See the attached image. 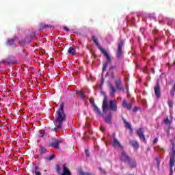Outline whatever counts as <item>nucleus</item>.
I'll return each mask as SVG.
<instances>
[{
	"label": "nucleus",
	"instance_id": "nucleus-1",
	"mask_svg": "<svg viewBox=\"0 0 175 175\" xmlns=\"http://www.w3.org/2000/svg\"><path fill=\"white\" fill-rule=\"evenodd\" d=\"M92 39L94 43L96 44V46H97V47L98 48V50H100L102 54H103V55L107 58V61L103 63V72H106V69L107 68V66H109V65H111V57H110V55L109 54V53H107V51H106V50H105V49H103L100 46V44H99L98 38L95 36H92Z\"/></svg>",
	"mask_w": 175,
	"mask_h": 175
},
{
	"label": "nucleus",
	"instance_id": "nucleus-2",
	"mask_svg": "<svg viewBox=\"0 0 175 175\" xmlns=\"http://www.w3.org/2000/svg\"><path fill=\"white\" fill-rule=\"evenodd\" d=\"M64 107H65V103H62L59 109L56 111L57 117L55 119V122L58 123L55 129L56 130L61 129L62 127V122L66 121V114L65 113V111H64Z\"/></svg>",
	"mask_w": 175,
	"mask_h": 175
},
{
	"label": "nucleus",
	"instance_id": "nucleus-3",
	"mask_svg": "<svg viewBox=\"0 0 175 175\" xmlns=\"http://www.w3.org/2000/svg\"><path fill=\"white\" fill-rule=\"evenodd\" d=\"M109 109L112 111H117V102L116 100H109V107L107 106V96L105 94L103 103V111L106 113Z\"/></svg>",
	"mask_w": 175,
	"mask_h": 175
},
{
	"label": "nucleus",
	"instance_id": "nucleus-4",
	"mask_svg": "<svg viewBox=\"0 0 175 175\" xmlns=\"http://www.w3.org/2000/svg\"><path fill=\"white\" fill-rule=\"evenodd\" d=\"M124 43L125 40L122 39L120 40V42L118 43V49L116 53V58H118V59H120V58H121V57L122 56V54H124L122 47L124 46Z\"/></svg>",
	"mask_w": 175,
	"mask_h": 175
},
{
	"label": "nucleus",
	"instance_id": "nucleus-5",
	"mask_svg": "<svg viewBox=\"0 0 175 175\" xmlns=\"http://www.w3.org/2000/svg\"><path fill=\"white\" fill-rule=\"evenodd\" d=\"M175 163V150L174 148H172V154L170 159V172H173V167Z\"/></svg>",
	"mask_w": 175,
	"mask_h": 175
},
{
	"label": "nucleus",
	"instance_id": "nucleus-6",
	"mask_svg": "<svg viewBox=\"0 0 175 175\" xmlns=\"http://www.w3.org/2000/svg\"><path fill=\"white\" fill-rule=\"evenodd\" d=\"M136 133L142 142H144V143H147V140H146V135H144V129L143 128L138 129L136 131Z\"/></svg>",
	"mask_w": 175,
	"mask_h": 175
},
{
	"label": "nucleus",
	"instance_id": "nucleus-7",
	"mask_svg": "<svg viewBox=\"0 0 175 175\" xmlns=\"http://www.w3.org/2000/svg\"><path fill=\"white\" fill-rule=\"evenodd\" d=\"M121 162H124V163H126L127 162H131V160L132 158L125 152V151H122L120 158Z\"/></svg>",
	"mask_w": 175,
	"mask_h": 175
},
{
	"label": "nucleus",
	"instance_id": "nucleus-8",
	"mask_svg": "<svg viewBox=\"0 0 175 175\" xmlns=\"http://www.w3.org/2000/svg\"><path fill=\"white\" fill-rule=\"evenodd\" d=\"M115 85H116L117 90H119V91H122V92H124V91H125V89L124 88H122V82L121 81V79L119 78L116 80Z\"/></svg>",
	"mask_w": 175,
	"mask_h": 175
},
{
	"label": "nucleus",
	"instance_id": "nucleus-9",
	"mask_svg": "<svg viewBox=\"0 0 175 175\" xmlns=\"http://www.w3.org/2000/svg\"><path fill=\"white\" fill-rule=\"evenodd\" d=\"M62 143V140L59 139H54V141L51 143V147H53L56 150H59V144Z\"/></svg>",
	"mask_w": 175,
	"mask_h": 175
},
{
	"label": "nucleus",
	"instance_id": "nucleus-10",
	"mask_svg": "<svg viewBox=\"0 0 175 175\" xmlns=\"http://www.w3.org/2000/svg\"><path fill=\"white\" fill-rule=\"evenodd\" d=\"M62 173L61 175H72V172L69 170V168L66 167V164H63L62 165Z\"/></svg>",
	"mask_w": 175,
	"mask_h": 175
},
{
	"label": "nucleus",
	"instance_id": "nucleus-11",
	"mask_svg": "<svg viewBox=\"0 0 175 175\" xmlns=\"http://www.w3.org/2000/svg\"><path fill=\"white\" fill-rule=\"evenodd\" d=\"M14 63L13 57L9 56L7 59H4L0 62V64H7V65H12Z\"/></svg>",
	"mask_w": 175,
	"mask_h": 175
},
{
	"label": "nucleus",
	"instance_id": "nucleus-12",
	"mask_svg": "<svg viewBox=\"0 0 175 175\" xmlns=\"http://www.w3.org/2000/svg\"><path fill=\"white\" fill-rule=\"evenodd\" d=\"M154 90L156 97L159 99V98H161V86H159V85H157L154 87Z\"/></svg>",
	"mask_w": 175,
	"mask_h": 175
},
{
	"label": "nucleus",
	"instance_id": "nucleus-13",
	"mask_svg": "<svg viewBox=\"0 0 175 175\" xmlns=\"http://www.w3.org/2000/svg\"><path fill=\"white\" fill-rule=\"evenodd\" d=\"M122 107L126 109L127 110H132V103H127L125 99L123 100L122 103Z\"/></svg>",
	"mask_w": 175,
	"mask_h": 175
},
{
	"label": "nucleus",
	"instance_id": "nucleus-14",
	"mask_svg": "<svg viewBox=\"0 0 175 175\" xmlns=\"http://www.w3.org/2000/svg\"><path fill=\"white\" fill-rule=\"evenodd\" d=\"M112 146L113 147H116V146H118L119 148H121V150L124 149V146L121 145V144L120 143V141L115 137H113V142L112 143Z\"/></svg>",
	"mask_w": 175,
	"mask_h": 175
},
{
	"label": "nucleus",
	"instance_id": "nucleus-15",
	"mask_svg": "<svg viewBox=\"0 0 175 175\" xmlns=\"http://www.w3.org/2000/svg\"><path fill=\"white\" fill-rule=\"evenodd\" d=\"M129 144L131 147H133V148H135L136 150L139 149V146L137 141L130 140Z\"/></svg>",
	"mask_w": 175,
	"mask_h": 175
},
{
	"label": "nucleus",
	"instance_id": "nucleus-16",
	"mask_svg": "<svg viewBox=\"0 0 175 175\" xmlns=\"http://www.w3.org/2000/svg\"><path fill=\"white\" fill-rule=\"evenodd\" d=\"M126 163H129L130 165V167L131 169H136L137 166V163L135 160H132V159L130 160V162H127Z\"/></svg>",
	"mask_w": 175,
	"mask_h": 175
},
{
	"label": "nucleus",
	"instance_id": "nucleus-17",
	"mask_svg": "<svg viewBox=\"0 0 175 175\" xmlns=\"http://www.w3.org/2000/svg\"><path fill=\"white\" fill-rule=\"evenodd\" d=\"M54 27H55L54 26H50L44 23H41L40 25V29H44L46 28H54Z\"/></svg>",
	"mask_w": 175,
	"mask_h": 175
},
{
	"label": "nucleus",
	"instance_id": "nucleus-18",
	"mask_svg": "<svg viewBox=\"0 0 175 175\" xmlns=\"http://www.w3.org/2000/svg\"><path fill=\"white\" fill-rule=\"evenodd\" d=\"M111 114H109L106 118H105V122H107V124H109V125H111Z\"/></svg>",
	"mask_w": 175,
	"mask_h": 175
},
{
	"label": "nucleus",
	"instance_id": "nucleus-19",
	"mask_svg": "<svg viewBox=\"0 0 175 175\" xmlns=\"http://www.w3.org/2000/svg\"><path fill=\"white\" fill-rule=\"evenodd\" d=\"M109 88L111 90L110 95L111 96H114V95L116 94V88H114V86H113L111 85H110Z\"/></svg>",
	"mask_w": 175,
	"mask_h": 175
},
{
	"label": "nucleus",
	"instance_id": "nucleus-20",
	"mask_svg": "<svg viewBox=\"0 0 175 175\" xmlns=\"http://www.w3.org/2000/svg\"><path fill=\"white\" fill-rule=\"evenodd\" d=\"M68 54H72V55H76V50L73 47H70L68 49Z\"/></svg>",
	"mask_w": 175,
	"mask_h": 175
},
{
	"label": "nucleus",
	"instance_id": "nucleus-21",
	"mask_svg": "<svg viewBox=\"0 0 175 175\" xmlns=\"http://www.w3.org/2000/svg\"><path fill=\"white\" fill-rule=\"evenodd\" d=\"M123 122L125 124L126 128H128V129H132V126H131V123L126 122L125 119H122Z\"/></svg>",
	"mask_w": 175,
	"mask_h": 175
},
{
	"label": "nucleus",
	"instance_id": "nucleus-22",
	"mask_svg": "<svg viewBox=\"0 0 175 175\" xmlns=\"http://www.w3.org/2000/svg\"><path fill=\"white\" fill-rule=\"evenodd\" d=\"M46 152H47V150L41 146L40 149V154L43 155V154H46Z\"/></svg>",
	"mask_w": 175,
	"mask_h": 175
},
{
	"label": "nucleus",
	"instance_id": "nucleus-23",
	"mask_svg": "<svg viewBox=\"0 0 175 175\" xmlns=\"http://www.w3.org/2000/svg\"><path fill=\"white\" fill-rule=\"evenodd\" d=\"M93 107H94V111L96 114H101L100 109L96 106V105L94 104Z\"/></svg>",
	"mask_w": 175,
	"mask_h": 175
},
{
	"label": "nucleus",
	"instance_id": "nucleus-24",
	"mask_svg": "<svg viewBox=\"0 0 175 175\" xmlns=\"http://www.w3.org/2000/svg\"><path fill=\"white\" fill-rule=\"evenodd\" d=\"M163 122H164V124H165V125H169V126H170V125H172V120H170L169 118L164 119Z\"/></svg>",
	"mask_w": 175,
	"mask_h": 175
},
{
	"label": "nucleus",
	"instance_id": "nucleus-25",
	"mask_svg": "<svg viewBox=\"0 0 175 175\" xmlns=\"http://www.w3.org/2000/svg\"><path fill=\"white\" fill-rule=\"evenodd\" d=\"M8 46H13L14 44V39H9L7 41Z\"/></svg>",
	"mask_w": 175,
	"mask_h": 175
},
{
	"label": "nucleus",
	"instance_id": "nucleus-26",
	"mask_svg": "<svg viewBox=\"0 0 175 175\" xmlns=\"http://www.w3.org/2000/svg\"><path fill=\"white\" fill-rule=\"evenodd\" d=\"M167 105L170 109H173V101L172 100H168Z\"/></svg>",
	"mask_w": 175,
	"mask_h": 175
},
{
	"label": "nucleus",
	"instance_id": "nucleus-27",
	"mask_svg": "<svg viewBox=\"0 0 175 175\" xmlns=\"http://www.w3.org/2000/svg\"><path fill=\"white\" fill-rule=\"evenodd\" d=\"M56 170H57V172L58 173V174H59L61 173V167H59V165H56Z\"/></svg>",
	"mask_w": 175,
	"mask_h": 175
},
{
	"label": "nucleus",
	"instance_id": "nucleus-28",
	"mask_svg": "<svg viewBox=\"0 0 175 175\" xmlns=\"http://www.w3.org/2000/svg\"><path fill=\"white\" fill-rule=\"evenodd\" d=\"M54 158H55V155L52 154L50 157H48L46 159L48 161H53V159H54Z\"/></svg>",
	"mask_w": 175,
	"mask_h": 175
},
{
	"label": "nucleus",
	"instance_id": "nucleus-29",
	"mask_svg": "<svg viewBox=\"0 0 175 175\" xmlns=\"http://www.w3.org/2000/svg\"><path fill=\"white\" fill-rule=\"evenodd\" d=\"M99 170H100V172H101V173H103V174H105V175L107 174L106 171H105V170H103V168L100 167V168H99Z\"/></svg>",
	"mask_w": 175,
	"mask_h": 175
},
{
	"label": "nucleus",
	"instance_id": "nucleus-30",
	"mask_svg": "<svg viewBox=\"0 0 175 175\" xmlns=\"http://www.w3.org/2000/svg\"><path fill=\"white\" fill-rule=\"evenodd\" d=\"M33 173H35L36 175H42V173L38 170H33Z\"/></svg>",
	"mask_w": 175,
	"mask_h": 175
},
{
	"label": "nucleus",
	"instance_id": "nucleus-31",
	"mask_svg": "<svg viewBox=\"0 0 175 175\" xmlns=\"http://www.w3.org/2000/svg\"><path fill=\"white\" fill-rule=\"evenodd\" d=\"M111 77L113 80H114V79L116 78L115 76H114V72L113 71L111 72Z\"/></svg>",
	"mask_w": 175,
	"mask_h": 175
},
{
	"label": "nucleus",
	"instance_id": "nucleus-32",
	"mask_svg": "<svg viewBox=\"0 0 175 175\" xmlns=\"http://www.w3.org/2000/svg\"><path fill=\"white\" fill-rule=\"evenodd\" d=\"M85 152L86 156L88 157V158L90 157V151H88V150L85 149Z\"/></svg>",
	"mask_w": 175,
	"mask_h": 175
},
{
	"label": "nucleus",
	"instance_id": "nucleus-33",
	"mask_svg": "<svg viewBox=\"0 0 175 175\" xmlns=\"http://www.w3.org/2000/svg\"><path fill=\"white\" fill-rule=\"evenodd\" d=\"M137 110H139V109L137 108V107H135L134 108H133V111L134 113H136V111H137Z\"/></svg>",
	"mask_w": 175,
	"mask_h": 175
},
{
	"label": "nucleus",
	"instance_id": "nucleus-34",
	"mask_svg": "<svg viewBox=\"0 0 175 175\" xmlns=\"http://www.w3.org/2000/svg\"><path fill=\"white\" fill-rule=\"evenodd\" d=\"M79 175H85V173L82 171V170H79Z\"/></svg>",
	"mask_w": 175,
	"mask_h": 175
},
{
	"label": "nucleus",
	"instance_id": "nucleus-35",
	"mask_svg": "<svg viewBox=\"0 0 175 175\" xmlns=\"http://www.w3.org/2000/svg\"><path fill=\"white\" fill-rule=\"evenodd\" d=\"M105 128L103 127V126H100V131H101L102 132H105Z\"/></svg>",
	"mask_w": 175,
	"mask_h": 175
},
{
	"label": "nucleus",
	"instance_id": "nucleus-36",
	"mask_svg": "<svg viewBox=\"0 0 175 175\" xmlns=\"http://www.w3.org/2000/svg\"><path fill=\"white\" fill-rule=\"evenodd\" d=\"M158 142V137H156L153 140V144H155Z\"/></svg>",
	"mask_w": 175,
	"mask_h": 175
},
{
	"label": "nucleus",
	"instance_id": "nucleus-37",
	"mask_svg": "<svg viewBox=\"0 0 175 175\" xmlns=\"http://www.w3.org/2000/svg\"><path fill=\"white\" fill-rule=\"evenodd\" d=\"M129 130H130V135H133V129H129Z\"/></svg>",
	"mask_w": 175,
	"mask_h": 175
},
{
	"label": "nucleus",
	"instance_id": "nucleus-38",
	"mask_svg": "<svg viewBox=\"0 0 175 175\" xmlns=\"http://www.w3.org/2000/svg\"><path fill=\"white\" fill-rule=\"evenodd\" d=\"M103 83H105V78L102 77L101 78V85H103Z\"/></svg>",
	"mask_w": 175,
	"mask_h": 175
},
{
	"label": "nucleus",
	"instance_id": "nucleus-39",
	"mask_svg": "<svg viewBox=\"0 0 175 175\" xmlns=\"http://www.w3.org/2000/svg\"><path fill=\"white\" fill-rule=\"evenodd\" d=\"M170 94H171L172 96H174V90H171V91H170Z\"/></svg>",
	"mask_w": 175,
	"mask_h": 175
},
{
	"label": "nucleus",
	"instance_id": "nucleus-40",
	"mask_svg": "<svg viewBox=\"0 0 175 175\" xmlns=\"http://www.w3.org/2000/svg\"><path fill=\"white\" fill-rule=\"evenodd\" d=\"M157 29H154L152 31L153 35H155V33H157Z\"/></svg>",
	"mask_w": 175,
	"mask_h": 175
},
{
	"label": "nucleus",
	"instance_id": "nucleus-41",
	"mask_svg": "<svg viewBox=\"0 0 175 175\" xmlns=\"http://www.w3.org/2000/svg\"><path fill=\"white\" fill-rule=\"evenodd\" d=\"M159 150H161V151H163V152H164V151H165V148H163V147H162V148L159 147Z\"/></svg>",
	"mask_w": 175,
	"mask_h": 175
},
{
	"label": "nucleus",
	"instance_id": "nucleus-42",
	"mask_svg": "<svg viewBox=\"0 0 175 175\" xmlns=\"http://www.w3.org/2000/svg\"><path fill=\"white\" fill-rule=\"evenodd\" d=\"M64 30L66 31L67 32H69L70 29L69 28L64 27Z\"/></svg>",
	"mask_w": 175,
	"mask_h": 175
},
{
	"label": "nucleus",
	"instance_id": "nucleus-43",
	"mask_svg": "<svg viewBox=\"0 0 175 175\" xmlns=\"http://www.w3.org/2000/svg\"><path fill=\"white\" fill-rule=\"evenodd\" d=\"M113 69H114V67L113 66L109 67L110 72H113Z\"/></svg>",
	"mask_w": 175,
	"mask_h": 175
},
{
	"label": "nucleus",
	"instance_id": "nucleus-44",
	"mask_svg": "<svg viewBox=\"0 0 175 175\" xmlns=\"http://www.w3.org/2000/svg\"><path fill=\"white\" fill-rule=\"evenodd\" d=\"M38 169H39V167H38V165H36V166L33 167V170H38Z\"/></svg>",
	"mask_w": 175,
	"mask_h": 175
},
{
	"label": "nucleus",
	"instance_id": "nucleus-45",
	"mask_svg": "<svg viewBox=\"0 0 175 175\" xmlns=\"http://www.w3.org/2000/svg\"><path fill=\"white\" fill-rule=\"evenodd\" d=\"M81 98H84L85 95L82 92L81 94H79Z\"/></svg>",
	"mask_w": 175,
	"mask_h": 175
},
{
	"label": "nucleus",
	"instance_id": "nucleus-46",
	"mask_svg": "<svg viewBox=\"0 0 175 175\" xmlns=\"http://www.w3.org/2000/svg\"><path fill=\"white\" fill-rule=\"evenodd\" d=\"M167 135L169 136V135H170V130H167Z\"/></svg>",
	"mask_w": 175,
	"mask_h": 175
},
{
	"label": "nucleus",
	"instance_id": "nucleus-47",
	"mask_svg": "<svg viewBox=\"0 0 175 175\" xmlns=\"http://www.w3.org/2000/svg\"><path fill=\"white\" fill-rule=\"evenodd\" d=\"M83 92H81V90H79L77 92V94H79V95H80V94H81Z\"/></svg>",
	"mask_w": 175,
	"mask_h": 175
},
{
	"label": "nucleus",
	"instance_id": "nucleus-48",
	"mask_svg": "<svg viewBox=\"0 0 175 175\" xmlns=\"http://www.w3.org/2000/svg\"><path fill=\"white\" fill-rule=\"evenodd\" d=\"M85 175H92V174L90 172H85Z\"/></svg>",
	"mask_w": 175,
	"mask_h": 175
},
{
	"label": "nucleus",
	"instance_id": "nucleus-49",
	"mask_svg": "<svg viewBox=\"0 0 175 175\" xmlns=\"http://www.w3.org/2000/svg\"><path fill=\"white\" fill-rule=\"evenodd\" d=\"M40 136V137H43L44 136V133H41V135Z\"/></svg>",
	"mask_w": 175,
	"mask_h": 175
},
{
	"label": "nucleus",
	"instance_id": "nucleus-50",
	"mask_svg": "<svg viewBox=\"0 0 175 175\" xmlns=\"http://www.w3.org/2000/svg\"><path fill=\"white\" fill-rule=\"evenodd\" d=\"M155 161H156L157 162H158V161H159V159H158V157H156V158H155Z\"/></svg>",
	"mask_w": 175,
	"mask_h": 175
},
{
	"label": "nucleus",
	"instance_id": "nucleus-51",
	"mask_svg": "<svg viewBox=\"0 0 175 175\" xmlns=\"http://www.w3.org/2000/svg\"><path fill=\"white\" fill-rule=\"evenodd\" d=\"M157 165L159 166V165H161V161H159L158 162H157Z\"/></svg>",
	"mask_w": 175,
	"mask_h": 175
},
{
	"label": "nucleus",
	"instance_id": "nucleus-52",
	"mask_svg": "<svg viewBox=\"0 0 175 175\" xmlns=\"http://www.w3.org/2000/svg\"><path fill=\"white\" fill-rule=\"evenodd\" d=\"M170 175H173V171H170Z\"/></svg>",
	"mask_w": 175,
	"mask_h": 175
},
{
	"label": "nucleus",
	"instance_id": "nucleus-53",
	"mask_svg": "<svg viewBox=\"0 0 175 175\" xmlns=\"http://www.w3.org/2000/svg\"><path fill=\"white\" fill-rule=\"evenodd\" d=\"M173 65H175V61L174 62Z\"/></svg>",
	"mask_w": 175,
	"mask_h": 175
}]
</instances>
